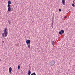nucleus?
<instances>
[{
	"label": "nucleus",
	"mask_w": 75,
	"mask_h": 75,
	"mask_svg": "<svg viewBox=\"0 0 75 75\" xmlns=\"http://www.w3.org/2000/svg\"><path fill=\"white\" fill-rule=\"evenodd\" d=\"M28 47L29 49H30V47H31V45H30V44H29V45H28Z\"/></svg>",
	"instance_id": "f8f14e48"
},
{
	"label": "nucleus",
	"mask_w": 75,
	"mask_h": 75,
	"mask_svg": "<svg viewBox=\"0 0 75 75\" xmlns=\"http://www.w3.org/2000/svg\"><path fill=\"white\" fill-rule=\"evenodd\" d=\"M52 44L53 46H54V45H55V41H53L52 42Z\"/></svg>",
	"instance_id": "9d476101"
},
{
	"label": "nucleus",
	"mask_w": 75,
	"mask_h": 75,
	"mask_svg": "<svg viewBox=\"0 0 75 75\" xmlns=\"http://www.w3.org/2000/svg\"><path fill=\"white\" fill-rule=\"evenodd\" d=\"M7 7L8 8H11V6L10 4H8L7 5Z\"/></svg>",
	"instance_id": "9b49d317"
},
{
	"label": "nucleus",
	"mask_w": 75,
	"mask_h": 75,
	"mask_svg": "<svg viewBox=\"0 0 75 75\" xmlns=\"http://www.w3.org/2000/svg\"><path fill=\"white\" fill-rule=\"evenodd\" d=\"M52 24H51V27H52V28H53V27H54V19H52Z\"/></svg>",
	"instance_id": "7ed1b4c3"
},
{
	"label": "nucleus",
	"mask_w": 75,
	"mask_h": 75,
	"mask_svg": "<svg viewBox=\"0 0 75 75\" xmlns=\"http://www.w3.org/2000/svg\"><path fill=\"white\" fill-rule=\"evenodd\" d=\"M55 64V62L54 60H52L50 62V65L51 66H53Z\"/></svg>",
	"instance_id": "f03ea898"
},
{
	"label": "nucleus",
	"mask_w": 75,
	"mask_h": 75,
	"mask_svg": "<svg viewBox=\"0 0 75 75\" xmlns=\"http://www.w3.org/2000/svg\"><path fill=\"white\" fill-rule=\"evenodd\" d=\"M59 11L60 12H61V11H62V10H61V9H59Z\"/></svg>",
	"instance_id": "6ab92c4d"
},
{
	"label": "nucleus",
	"mask_w": 75,
	"mask_h": 75,
	"mask_svg": "<svg viewBox=\"0 0 75 75\" xmlns=\"http://www.w3.org/2000/svg\"><path fill=\"white\" fill-rule=\"evenodd\" d=\"M11 8H8V11H9V12H10V11H11Z\"/></svg>",
	"instance_id": "6e6552de"
},
{
	"label": "nucleus",
	"mask_w": 75,
	"mask_h": 75,
	"mask_svg": "<svg viewBox=\"0 0 75 75\" xmlns=\"http://www.w3.org/2000/svg\"><path fill=\"white\" fill-rule=\"evenodd\" d=\"M4 34L5 37H7L8 34V32H7V28H5L4 30Z\"/></svg>",
	"instance_id": "f257e3e1"
},
{
	"label": "nucleus",
	"mask_w": 75,
	"mask_h": 75,
	"mask_svg": "<svg viewBox=\"0 0 75 75\" xmlns=\"http://www.w3.org/2000/svg\"><path fill=\"white\" fill-rule=\"evenodd\" d=\"M17 68H18V69H20V65H18V66Z\"/></svg>",
	"instance_id": "dca6fc26"
},
{
	"label": "nucleus",
	"mask_w": 75,
	"mask_h": 75,
	"mask_svg": "<svg viewBox=\"0 0 75 75\" xmlns=\"http://www.w3.org/2000/svg\"><path fill=\"white\" fill-rule=\"evenodd\" d=\"M74 1H74V0H73V2L74 3Z\"/></svg>",
	"instance_id": "412c9836"
},
{
	"label": "nucleus",
	"mask_w": 75,
	"mask_h": 75,
	"mask_svg": "<svg viewBox=\"0 0 75 75\" xmlns=\"http://www.w3.org/2000/svg\"><path fill=\"white\" fill-rule=\"evenodd\" d=\"M12 71V68L11 67H10L9 69V73H11V71Z\"/></svg>",
	"instance_id": "39448f33"
},
{
	"label": "nucleus",
	"mask_w": 75,
	"mask_h": 75,
	"mask_svg": "<svg viewBox=\"0 0 75 75\" xmlns=\"http://www.w3.org/2000/svg\"><path fill=\"white\" fill-rule=\"evenodd\" d=\"M61 31L62 33H64V30H62Z\"/></svg>",
	"instance_id": "2eb2a0df"
},
{
	"label": "nucleus",
	"mask_w": 75,
	"mask_h": 75,
	"mask_svg": "<svg viewBox=\"0 0 75 75\" xmlns=\"http://www.w3.org/2000/svg\"><path fill=\"white\" fill-rule=\"evenodd\" d=\"M30 75H36L35 73L34 72L33 73H32Z\"/></svg>",
	"instance_id": "ddd939ff"
},
{
	"label": "nucleus",
	"mask_w": 75,
	"mask_h": 75,
	"mask_svg": "<svg viewBox=\"0 0 75 75\" xmlns=\"http://www.w3.org/2000/svg\"><path fill=\"white\" fill-rule=\"evenodd\" d=\"M59 34H60V35H62V33L61 32V31H60L59 32Z\"/></svg>",
	"instance_id": "4468645a"
},
{
	"label": "nucleus",
	"mask_w": 75,
	"mask_h": 75,
	"mask_svg": "<svg viewBox=\"0 0 75 75\" xmlns=\"http://www.w3.org/2000/svg\"><path fill=\"white\" fill-rule=\"evenodd\" d=\"M72 6L73 7H75V4H73L72 5Z\"/></svg>",
	"instance_id": "f3484780"
},
{
	"label": "nucleus",
	"mask_w": 75,
	"mask_h": 75,
	"mask_svg": "<svg viewBox=\"0 0 75 75\" xmlns=\"http://www.w3.org/2000/svg\"><path fill=\"white\" fill-rule=\"evenodd\" d=\"M8 23H9V24H10V22L9 21H8Z\"/></svg>",
	"instance_id": "aec40b11"
},
{
	"label": "nucleus",
	"mask_w": 75,
	"mask_h": 75,
	"mask_svg": "<svg viewBox=\"0 0 75 75\" xmlns=\"http://www.w3.org/2000/svg\"><path fill=\"white\" fill-rule=\"evenodd\" d=\"M62 3L63 4V5H65V0H62Z\"/></svg>",
	"instance_id": "423d86ee"
},
{
	"label": "nucleus",
	"mask_w": 75,
	"mask_h": 75,
	"mask_svg": "<svg viewBox=\"0 0 75 75\" xmlns=\"http://www.w3.org/2000/svg\"><path fill=\"white\" fill-rule=\"evenodd\" d=\"M31 71H30V70H29L28 71V75H31Z\"/></svg>",
	"instance_id": "0eeeda50"
},
{
	"label": "nucleus",
	"mask_w": 75,
	"mask_h": 75,
	"mask_svg": "<svg viewBox=\"0 0 75 75\" xmlns=\"http://www.w3.org/2000/svg\"><path fill=\"white\" fill-rule=\"evenodd\" d=\"M65 18H66V17H65Z\"/></svg>",
	"instance_id": "5701e85b"
},
{
	"label": "nucleus",
	"mask_w": 75,
	"mask_h": 75,
	"mask_svg": "<svg viewBox=\"0 0 75 75\" xmlns=\"http://www.w3.org/2000/svg\"><path fill=\"white\" fill-rule=\"evenodd\" d=\"M2 35L3 37H4V33H2Z\"/></svg>",
	"instance_id": "a211bd4d"
},
{
	"label": "nucleus",
	"mask_w": 75,
	"mask_h": 75,
	"mask_svg": "<svg viewBox=\"0 0 75 75\" xmlns=\"http://www.w3.org/2000/svg\"><path fill=\"white\" fill-rule=\"evenodd\" d=\"M8 4H11V1H8Z\"/></svg>",
	"instance_id": "1a4fd4ad"
},
{
	"label": "nucleus",
	"mask_w": 75,
	"mask_h": 75,
	"mask_svg": "<svg viewBox=\"0 0 75 75\" xmlns=\"http://www.w3.org/2000/svg\"><path fill=\"white\" fill-rule=\"evenodd\" d=\"M26 43L27 45H28L29 44H31V41L30 40H27V39L26 41Z\"/></svg>",
	"instance_id": "20e7f679"
},
{
	"label": "nucleus",
	"mask_w": 75,
	"mask_h": 75,
	"mask_svg": "<svg viewBox=\"0 0 75 75\" xmlns=\"http://www.w3.org/2000/svg\"><path fill=\"white\" fill-rule=\"evenodd\" d=\"M3 43L4 42V41H3Z\"/></svg>",
	"instance_id": "4be33fe9"
}]
</instances>
